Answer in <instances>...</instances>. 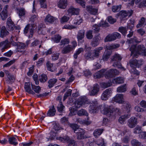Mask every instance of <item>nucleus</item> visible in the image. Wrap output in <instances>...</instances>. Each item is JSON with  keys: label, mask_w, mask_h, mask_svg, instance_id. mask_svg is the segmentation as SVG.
Masks as SVG:
<instances>
[{"label": "nucleus", "mask_w": 146, "mask_h": 146, "mask_svg": "<svg viewBox=\"0 0 146 146\" xmlns=\"http://www.w3.org/2000/svg\"><path fill=\"white\" fill-rule=\"evenodd\" d=\"M112 90L111 88H109L107 89L103 92L101 97V99L104 100H107Z\"/></svg>", "instance_id": "nucleus-10"}, {"label": "nucleus", "mask_w": 146, "mask_h": 146, "mask_svg": "<svg viewBox=\"0 0 146 146\" xmlns=\"http://www.w3.org/2000/svg\"><path fill=\"white\" fill-rule=\"evenodd\" d=\"M103 49V47H100L96 48L93 52V56L98 58L99 56V53L101 50Z\"/></svg>", "instance_id": "nucleus-24"}, {"label": "nucleus", "mask_w": 146, "mask_h": 146, "mask_svg": "<svg viewBox=\"0 0 146 146\" xmlns=\"http://www.w3.org/2000/svg\"><path fill=\"white\" fill-rule=\"evenodd\" d=\"M72 90L71 89H68L67 92L65 93L64 96L63 101H64L67 97L71 95L72 93Z\"/></svg>", "instance_id": "nucleus-53"}, {"label": "nucleus", "mask_w": 146, "mask_h": 146, "mask_svg": "<svg viewBox=\"0 0 146 146\" xmlns=\"http://www.w3.org/2000/svg\"><path fill=\"white\" fill-rule=\"evenodd\" d=\"M96 143L98 145L105 146L104 144V140L103 139L98 140L96 141Z\"/></svg>", "instance_id": "nucleus-61"}, {"label": "nucleus", "mask_w": 146, "mask_h": 146, "mask_svg": "<svg viewBox=\"0 0 146 146\" xmlns=\"http://www.w3.org/2000/svg\"><path fill=\"white\" fill-rule=\"evenodd\" d=\"M57 140H59L60 141L65 143H67L69 144L71 142V141L74 140L71 139L67 135L63 136V137H56Z\"/></svg>", "instance_id": "nucleus-14"}, {"label": "nucleus", "mask_w": 146, "mask_h": 146, "mask_svg": "<svg viewBox=\"0 0 146 146\" xmlns=\"http://www.w3.org/2000/svg\"><path fill=\"white\" fill-rule=\"evenodd\" d=\"M7 28L9 31H12L15 28V25L10 18H8L7 21Z\"/></svg>", "instance_id": "nucleus-12"}, {"label": "nucleus", "mask_w": 146, "mask_h": 146, "mask_svg": "<svg viewBox=\"0 0 146 146\" xmlns=\"http://www.w3.org/2000/svg\"><path fill=\"white\" fill-rule=\"evenodd\" d=\"M31 86L32 89L36 93H39L40 91L41 88L39 86H35L32 84Z\"/></svg>", "instance_id": "nucleus-46"}, {"label": "nucleus", "mask_w": 146, "mask_h": 146, "mask_svg": "<svg viewBox=\"0 0 146 146\" xmlns=\"http://www.w3.org/2000/svg\"><path fill=\"white\" fill-rule=\"evenodd\" d=\"M101 27V25L99 23L98 25L94 24L92 26V29L95 33H98L100 30V27Z\"/></svg>", "instance_id": "nucleus-48"}, {"label": "nucleus", "mask_w": 146, "mask_h": 146, "mask_svg": "<svg viewBox=\"0 0 146 146\" xmlns=\"http://www.w3.org/2000/svg\"><path fill=\"white\" fill-rule=\"evenodd\" d=\"M119 73V71L115 69H111L106 71L105 74L106 78L109 79L112 78Z\"/></svg>", "instance_id": "nucleus-5"}, {"label": "nucleus", "mask_w": 146, "mask_h": 146, "mask_svg": "<svg viewBox=\"0 0 146 146\" xmlns=\"http://www.w3.org/2000/svg\"><path fill=\"white\" fill-rule=\"evenodd\" d=\"M75 132L76 134L77 139H84L85 138L84 137V134L85 133V131L82 129H79V130H77Z\"/></svg>", "instance_id": "nucleus-15"}, {"label": "nucleus", "mask_w": 146, "mask_h": 146, "mask_svg": "<svg viewBox=\"0 0 146 146\" xmlns=\"http://www.w3.org/2000/svg\"><path fill=\"white\" fill-rule=\"evenodd\" d=\"M24 88L25 90V91L29 94H35V92L31 90L30 87V83H25V85Z\"/></svg>", "instance_id": "nucleus-21"}, {"label": "nucleus", "mask_w": 146, "mask_h": 146, "mask_svg": "<svg viewBox=\"0 0 146 146\" xmlns=\"http://www.w3.org/2000/svg\"><path fill=\"white\" fill-rule=\"evenodd\" d=\"M55 20V18L49 14L44 19V21L45 22L50 23L54 22Z\"/></svg>", "instance_id": "nucleus-26"}, {"label": "nucleus", "mask_w": 146, "mask_h": 146, "mask_svg": "<svg viewBox=\"0 0 146 146\" xmlns=\"http://www.w3.org/2000/svg\"><path fill=\"white\" fill-rule=\"evenodd\" d=\"M131 143L132 146H146L143 145L138 140L133 139L131 141Z\"/></svg>", "instance_id": "nucleus-31"}, {"label": "nucleus", "mask_w": 146, "mask_h": 146, "mask_svg": "<svg viewBox=\"0 0 146 146\" xmlns=\"http://www.w3.org/2000/svg\"><path fill=\"white\" fill-rule=\"evenodd\" d=\"M17 139L14 137H12L9 138V141L10 144H13L15 145L18 144V143L16 142Z\"/></svg>", "instance_id": "nucleus-42"}, {"label": "nucleus", "mask_w": 146, "mask_h": 146, "mask_svg": "<svg viewBox=\"0 0 146 146\" xmlns=\"http://www.w3.org/2000/svg\"><path fill=\"white\" fill-rule=\"evenodd\" d=\"M88 100L86 97H81L80 99H79L77 104H76L75 107H72L69 108L70 113L69 115L72 116L75 115L76 111V108H78L81 106H84L85 104H88Z\"/></svg>", "instance_id": "nucleus-2"}, {"label": "nucleus", "mask_w": 146, "mask_h": 146, "mask_svg": "<svg viewBox=\"0 0 146 146\" xmlns=\"http://www.w3.org/2000/svg\"><path fill=\"white\" fill-rule=\"evenodd\" d=\"M141 129V127L138 125H137L134 129L133 133L135 134H139L140 133L141 134L143 132Z\"/></svg>", "instance_id": "nucleus-47"}, {"label": "nucleus", "mask_w": 146, "mask_h": 146, "mask_svg": "<svg viewBox=\"0 0 146 146\" xmlns=\"http://www.w3.org/2000/svg\"><path fill=\"white\" fill-rule=\"evenodd\" d=\"M77 114L79 116L82 115L88 116V115L87 112L85 110L83 109H81L79 110L77 112Z\"/></svg>", "instance_id": "nucleus-37"}, {"label": "nucleus", "mask_w": 146, "mask_h": 146, "mask_svg": "<svg viewBox=\"0 0 146 146\" xmlns=\"http://www.w3.org/2000/svg\"><path fill=\"white\" fill-rule=\"evenodd\" d=\"M115 40V38L113 34L108 35L104 39L105 42L111 41Z\"/></svg>", "instance_id": "nucleus-36"}, {"label": "nucleus", "mask_w": 146, "mask_h": 146, "mask_svg": "<svg viewBox=\"0 0 146 146\" xmlns=\"http://www.w3.org/2000/svg\"><path fill=\"white\" fill-rule=\"evenodd\" d=\"M143 61L141 59L139 61L134 58L131 59L130 61V66L132 68H135L143 64Z\"/></svg>", "instance_id": "nucleus-9"}, {"label": "nucleus", "mask_w": 146, "mask_h": 146, "mask_svg": "<svg viewBox=\"0 0 146 146\" xmlns=\"http://www.w3.org/2000/svg\"><path fill=\"white\" fill-rule=\"evenodd\" d=\"M19 3L18 0L15 1L12 5V7L14 9L17 10L19 8Z\"/></svg>", "instance_id": "nucleus-51"}, {"label": "nucleus", "mask_w": 146, "mask_h": 146, "mask_svg": "<svg viewBox=\"0 0 146 146\" xmlns=\"http://www.w3.org/2000/svg\"><path fill=\"white\" fill-rule=\"evenodd\" d=\"M123 106L127 113L129 112L131 110V106L129 103H125Z\"/></svg>", "instance_id": "nucleus-39"}, {"label": "nucleus", "mask_w": 146, "mask_h": 146, "mask_svg": "<svg viewBox=\"0 0 146 146\" xmlns=\"http://www.w3.org/2000/svg\"><path fill=\"white\" fill-rule=\"evenodd\" d=\"M121 7V5H114L112 6V9L113 12H117L120 10Z\"/></svg>", "instance_id": "nucleus-50"}, {"label": "nucleus", "mask_w": 146, "mask_h": 146, "mask_svg": "<svg viewBox=\"0 0 146 146\" xmlns=\"http://www.w3.org/2000/svg\"><path fill=\"white\" fill-rule=\"evenodd\" d=\"M108 21L111 24H113L116 21L115 19L113 18L112 17L110 16L108 17Z\"/></svg>", "instance_id": "nucleus-63"}, {"label": "nucleus", "mask_w": 146, "mask_h": 146, "mask_svg": "<svg viewBox=\"0 0 146 146\" xmlns=\"http://www.w3.org/2000/svg\"><path fill=\"white\" fill-rule=\"evenodd\" d=\"M67 5V0H60L58 3V7L61 9H65Z\"/></svg>", "instance_id": "nucleus-23"}, {"label": "nucleus", "mask_w": 146, "mask_h": 146, "mask_svg": "<svg viewBox=\"0 0 146 146\" xmlns=\"http://www.w3.org/2000/svg\"><path fill=\"white\" fill-rule=\"evenodd\" d=\"M115 102L119 104H122L124 102L123 95L122 94H117L114 97Z\"/></svg>", "instance_id": "nucleus-13"}, {"label": "nucleus", "mask_w": 146, "mask_h": 146, "mask_svg": "<svg viewBox=\"0 0 146 146\" xmlns=\"http://www.w3.org/2000/svg\"><path fill=\"white\" fill-rule=\"evenodd\" d=\"M129 50L131 52V55H133V57L137 58L139 55L143 56H146V49L143 44L131 46L129 48Z\"/></svg>", "instance_id": "nucleus-1"}, {"label": "nucleus", "mask_w": 146, "mask_h": 146, "mask_svg": "<svg viewBox=\"0 0 146 146\" xmlns=\"http://www.w3.org/2000/svg\"><path fill=\"white\" fill-rule=\"evenodd\" d=\"M57 81V80L56 78H53L50 80L48 82V87L49 88H50L52 87Z\"/></svg>", "instance_id": "nucleus-40"}, {"label": "nucleus", "mask_w": 146, "mask_h": 146, "mask_svg": "<svg viewBox=\"0 0 146 146\" xmlns=\"http://www.w3.org/2000/svg\"><path fill=\"white\" fill-rule=\"evenodd\" d=\"M39 80L42 83L46 82L47 80V77L46 75L45 74H42L39 76Z\"/></svg>", "instance_id": "nucleus-38"}, {"label": "nucleus", "mask_w": 146, "mask_h": 146, "mask_svg": "<svg viewBox=\"0 0 146 146\" xmlns=\"http://www.w3.org/2000/svg\"><path fill=\"white\" fill-rule=\"evenodd\" d=\"M15 45H17L18 48V49H24L25 46V44L21 42L19 43V44H17L16 42H15Z\"/></svg>", "instance_id": "nucleus-60"}, {"label": "nucleus", "mask_w": 146, "mask_h": 146, "mask_svg": "<svg viewBox=\"0 0 146 146\" xmlns=\"http://www.w3.org/2000/svg\"><path fill=\"white\" fill-rule=\"evenodd\" d=\"M145 21V19L144 17H142L139 21V23L137 25V28L141 27L143 25Z\"/></svg>", "instance_id": "nucleus-49"}, {"label": "nucleus", "mask_w": 146, "mask_h": 146, "mask_svg": "<svg viewBox=\"0 0 146 146\" xmlns=\"http://www.w3.org/2000/svg\"><path fill=\"white\" fill-rule=\"evenodd\" d=\"M56 112L54 106H53L52 108H50L47 113V116H54Z\"/></svg>", "instance_id": "nucleus-30"}, {"label": "nucleus", "mask_w": 146, "mask_h": 146, "mask_svg": "<svg viewBox=\"0 0 146 146\" xmlns=\"http://www.w3.org/2000/svg\"><path fill=\"white\" fill-rule=\"evenodd\" d=\"M130 115L129 114H125L120 117L118 119V121L121 124H123L125 121V119L129 117Z\"/></svg>", "instance_id": "nucleus-35"}, {"label": "nucleus", "mask_w": 146, "mask_h": 146, "mask_svg": "<svg viewBox=\"0 0 146 146\" xmlns=\"http://www.w3.org/2000/svg\"><path fill=\"white\" fill-rule=\"evenodd\" d=\"M112 82L113 84H122L124 82V79L123 78L121 77H118L112 80Z\"/></svg>", "instance_id": "nucleus-27"}, {"label": "nucleus", "mask_w": 146, "mask_h": 146, "mask_svg": "<svg viewBox=\"0 0 146 146\" xmlns=\"http://www.w3.org/2000/svg\"><path fill=\"white\" fill-rule=\"evenodd\" d=\"M133 13V11L130 10L128 11L123 10L121 11L117 14V16L120 17L121 19L126 17L127 16L129 17L132 15Z\"/></svg>", "instance_id": "nucleus-8"}, {"label": "nucleus", "mask_w": 146, "mask_h": 146, "mask_svg": "<svg viewBox=\"0 0 146 146\" xmlns=\"http://www.w3.org/2000/svg\"><path fill=\"white\" fill-rule=\"evenodd\" d=\"M17 13L20 17L24 16L25 14V11L24 8H21L16 10Z\"/></svg>", "instance_id": "nucleus-43"}, {"label": "nucleus", "mask_w": 146, "mask_h": 146, "mask_svg": "<svg viewBox=\"0 0 146 146\" xmlns=\"http://www.w3.org/2000/svg\"><path fill=\"white\" fill-rule=\"evenodd\" d=\"M35 25L34 24H28L25 27L24 32L25 34H27L29 31L30 35L29 36V38L32 37L34 32Z\"/></svg>", "instance_id": "nucleus-7"}, {"label": "nucleus", "mask_w": 146, "mask_h": 146, "mask_svg": "<svg viewBox=\"0 0 146 146\" xmlns=\"http://www.w3.org/2000/svg\"><path fill=\"white\" fill-rule=\"evenodd\" d=\"M70 41L68 39L65 38L62 40L60 43V45L61 46L63 45V46L66 44H68Z\"/></svg>", "instance_id": "nucleus-59"}, {"label": "nucleus", "mask_w": 146, "mask_h": 146, "mask_svg": "<svg viewBox=\"0 0 146 146\" xmlns=\"http://www.w3.org/2000/svg\"><path fill=\"white\" fill-rule=\"evenodd\" d=\"M101 106L102 105H101ZM101 106V105L100 106L99 108H98L97 107L90 105L89 109L90 112L91 113H96L99 109L100 110V106Z\"/></svg>", "instance_id": "nucleus-33"}, {"label": "nucleus", "mask_w": 146, "mask_h": 146, "mask_svg": "<svg viewBox=\"0 0 146 146\" xmlns=\"http://www.w3.org/2000/svg\"><path fill=\"white\" fill-rule=\"evenodd\" d=\"M9 6L6 5L3 8V11L0 13V15L2 19L5 20L6 19L7 17V9H8Z\"/></svg>", "instance_id": "nucleus-17"}, {"label": "nucleus", "mask_w": 146, "mask_h": 146, "mask_svg": "<svg viewBox=\"0 0 146 146\" xmlns=\"http://www.w3.org/2000/svg\"><path fill=\"white\" fill-rule=\"evenodd\" d=\"M80 9L79 8H75L73 7H70L68 9V11L69 13L73 15H78L79 13Z\"/></svg>", "instance_id": "nucleus-20"}, {"label": "nucleus", "mask_w": 146, "mask_h": 146, "mask_svg": "<svg viewBox=\"0 0 146 146\" xmlns=\"http://www.w3.org/2000/svg\"><path fill=\"white\" fill-rule=\"evenodd\" d=\"M126 86L125 84L117 88V92L119 93L123 92L126 91Z\"/></svg>", "instance_id": "nucleus-34"}, {"label": "nucleus", "mask_w": 146, "mask_h": 146, "mask_svg": "<svg viewBox=\"0 0 146 146\" xmlns=\"http://www.w3.org/2000/svg\"><path fill=\"white\" fill-rule=\"evenodd\" d=\"M61 38V36L59 35H56L54 36L53 39L54 42L57 43L59 42Z\"/></svg>", "instance_id": "nucleus-62"}, {"label": "nucleus", "mask_w": 146, "mask_h": 146, "mask_svg": "<svg viewBox=\"0 0 146 146\" xmlns=\"http://www.w3.org/2000/svg\"><path fill=\"white\" fill-rule=\"evenodd\" d=\"M119 31L124 36L125 35L127 32L126 28L123 27H119Z\"/></svg>", "instance_id": "nucleus-52"}, {"label": "nucleus", "mask_w": 146, "mask_h": 146, "mask_svg": "<svg viewBox=\"0 0 146 146\" xmlns=\"http://www.w3.org/2000/svg\"><path fill=\"white\" fill-rule=\"evenodd\" d=\"M146 7V0H143L138 5V7L141 8Z\"/></svg>", "instance_id": "nucleus-64"}, {"label": "nucleus", "mask_w": 146, "mask_h": 146, "mask_svg": "<svg viewBox=\"0 0 146 146\" xmlns=\"http://www.w3.org/2000/svg\"><path fill=\"white\" fill-rule=\"evenodd\" d=\"M126 133H127L128 135L127 136H125L122 139L123 142L125 143H128L129 141V136L131 134L130 131H127L126 130H125V131L123 132V134H125Z\"/></svg>", "instance_id": "nucleus-28"}, {"label": "nucleus", "mask_w": 146, "mask_h": 146, "mask_svg": "<svg viewBox=\"0 0 146 146\" xmlns=\"http://www.w3.org/2000/svg\"><path fill=\"white\" fill-rule=\"evenodd\" d=\"M0 36L1 37L4 38L9 35V32L7 30L5 26H2L1 28Z\"/></svg>", "instance_id": "nucleus-19"}, {"label": "nucleus", "mask_w": 146, "mask_h": 146, "mask_svg": "<svg viewBox=\"0 0 146 146\" xmlns=\"http://www.w3.org/2000/svg\"><path fill=\"white\" fill-rule=\"evenodd\" d=\"M87 11L91 14L93 15H96L97 13L98 10L94 8L92 6L89 5L86 7Z\"/></svg>", "instance_id": "nucleus-22"}, {"label": "nucleus", "mask_w": 146, "mask_h": 146, "mask_svg": "<svg viewBox=\"0 0 146 146\" xmlns=\"http://www.w3.org/2000/svg\"><path fill=\"white\" fill-rule=\"evenodd\" d=\"M84 51V49L82 48H80L78 50L76 51V53L74 54V57L75 59H77L78 55L79 54L82 52H83Z\"/></svg>", "instance_id": "nucleus-58"}, {"label": "nucleus", "mask_w": 146, "mask_h": 146, "mask_svg": "<svg viewBox=\"0 0 146 146\" xmlns=\"http://www.w3.org/2000/svg\"><path fill=\"white\" fill-rule=\"evenodd\" d=\"M85 31L84 30H80L77 35V38L78 41L83 39L84 37Z\"/></svg>", "instance_id": "nucleus-29"}, {"label": "nucleus", "mask_w": 146, "mask_h": 146, "mask_svg": "<svg viewBox=\"0 0 146 146\" xmlns=\"http://www.w3.org/2000/svg\"><path fill=\"white\" fill-rule=\"evenodd\" d=\"M119 46V44H116L113 45H109L107 46V48L108 50H112L115 48H116Z\"/></svg>", "instance_id": "nucleus-56"}, {"label": "nucleus", "mask_w": 146, "mask_h": 146, "mask_svg": "<svg viewBox=\"0 0 146 146\" xmlns=\"http://www.w3.org/2000/svg\"><path fill=\"white\" fill-rule=\"evenodd\" d=\"M137 124V119L135 117H132L129 119L127 122V125L130 128H133Z\"/></svg>", "instance_id": "nucleus-11"}, {"label": "nucleus", "mask_w": 146, "mask_h": 146, "mask_svg": "<svg viewBox=\"0 0 146 146\" xmlns=\"http://www.w3.org/2000/svg\"><path fill=\"white\" fill-rule=\"evenodd\" d=\"M122 58V57L119 54H115L111 57L110 62L112 64V66L114 67L117 68L121 69L122 70H125V69L122 66L120 62Z\"/></svg>", "instance_id": "nucleus-3"}, {"label": "nucleus", "mask_w": 146, "mask_h": 146, "mask_svg": "<svg viewBox=\"0 0 146 146\" xmlns=\"http://www.w3.org/2000/svg\"><path fill=\"white\" fill-rule=\"evenodd\" d=\"M100 89L99 85L97 84H95L91 88V90L89 92V95L90 96H96L98 94Z\"/></svg>", "instance_id": "nucleus-6"}, {"label": "nucleus", "mask_w": 146, "mask_h": 146, "mask_svg": "<svg viewBox=\"0 0 146 146\" xmlns=\"http://www.w3.org/2000/svg\"><path fill=\"white\" fill-rule=\"evenodd\" d=\"M41 7L42 8H47L46 0H39Z\"/></svg>", "instance_id": "nucleus-57"}, {"label": "nucleus", "mask_w": 146, "mask_h": 146, "mask_svg": "<svg viewBox=\"0 0 146 146\" xmlns=\"http://www.w3.org/2000/svg\"><path fill=\"white\" fill-rule=\"evenodd\" d=\"M10 46L11 43L8 40H6L4 41L0 42V47L3 46L1 49L2 52H3L5 49L10 47Z\"/></svg>", "instance_id": "nucleus-16"}, {"label": "nucleus", "mask_w": 146, "mask_h": 146, "mask_svg": "<svg viewBox=\"0 0 146 146\" xmlns=\"http://www.w3.org/2000/svg\"><path fill=\"white\" fill-rule=\"evenodd\" d=\"M105 71V69H102L99 71L97 72L94 75V78L98 79L101 78L102 77L104 72Z\"/></svg>", "instance_id": "nucleus-25"}, {"label": "nucleus", "mask_w": 146, "mask_h": 146, "mask_svg": "<svg viewBox=\"0 0 146 146\" xmlns=\"http://www.w3.org/2000/svg\"><path fill=\"white\" fill-rule=\"evenodd\" d=\"M86 36L87 38L88 39H91L93 37L92 35V31L91 30H89L86 33Z\"/></svg>", "instance_id": "nucleus-54"}, {"label": "nucleus", "mask_w": 146, "mask_h": 146, "mask_svg": "<svg viewBox=\"0 0 146 146\" xmlns=\"http://www.w3.org/2000/svg\"><path fill=\"white\" fill-rule=\"evenodd\" d=\"M70 126L74 130V133L77 131H76L79 130V129H80L79 128V126L78 125L75 123L70 124Z\"/></svg>", "instance_id": "nucleus-45"}, {"label": "nucleus", "mask_w": 146, "mask_h": 146, "mask_svg": "<svg viewBox=\"0 0 146 146\" xmlns=\"http://www.w3.org/2000/svg\"><path fill=\"white\" fill-rule=\"evenodd\" d=\"M103 129H97L95 130L94 132V135L96 137H98L102 133Z\"/></svg>", "instance_id": "nucleus-41"}, {"label": "nucleus", "mask_w": 146, "mask_h": 146, "mask_svg": "<svg viewBox=\"0 0 146 146\" xmlns=\"http://www.w3.org/2000/svg\"><path fill=\"white\" fill-rule=\"evenodd\" d=\"M73 49L72 46L71 45H68L65 47L63 50L62 51V54H65L69 52Z\"/></svg>", "instance_id": "nucleus-32"}, {"label": "nucleus", "mask_w": 146, "mask_h": 146, "mask_svg": "<svg viewBox=\"0 0 146 146\" xmlns=\"http://www.w3.org/2000/svg\"><path fill=\"white\" fill-rule=\"evenodd\" d=\"M100 40V38L99 35L95 36L91 42V45L94 47L96 46L99 44Z\"/></svg>", "instance_id": "nucleus-18"}, {"label": "nucleus", "mask_w": 146, "mask_h": 146, "mask_svg": "<svg viewBox=\"0 0 146 146\" xmlns=\"http://www.w3.org/2000/svg\"><path fill=\"white\" fill-rule=\"evenodd\" d=\"M111 54V52L109 51H107L104 53L102 56V59L104 61H107L110 58Z\"/></svg>", "instance_id": "nucleus-44"}, {"label": "nucleus", "mask_w": 146, "mask_h": 146, "mask_svg": "<svg viewBox=\"0 0 146 146\" xmlns=\"http://www.w3.org/2000/svg\"><path fill=\"white\" fill-rule=\"evenodd\" d=\"M139 41L137 40V38L135 37H134V38H131L130 40H128L127 41V42L129 44H131L134 42L139 43Z\"/></svg>", "instance_id": "nucleus-55"}, {"label": "nucleus", "mask_w": 146, "mask_h": 146, "mask_svg": "<svg viewBox=\"0 0 146 146\" xmlns=\"http://www.w3.org/2000/svg\"><path fill=\"white\" fill-rule=\"evenodd\" d=\"M100 111L102 113L105 115L110 116L114 113L119 114L120 113L119 109L111 106L105 107L104 106H100Z\"/></svg>", "instance_id": "nucleus-4"}]
</instances>
